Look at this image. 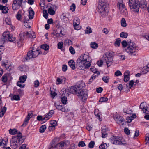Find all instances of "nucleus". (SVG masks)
I'll list each match as a JSON object with an SVG mask.
<instances>
[{
	"mask_svg": "<svg viewBox=\"0 0 149 149\" xmlns=\"http://www.w3.org/2000/svg\"><path fill=\"white\" fill-rule=\"evenodd\" d=\"M66 143L64 142H61L56 145L54 147L52 146L51 149H63V148Z\"/></svg>",
	"mask_w": 149,
	"mask_h": 149,
	"instance_id": "19",
	"label": "nucleus"
},
{
	"mask_svg": "<svg viewBox=\"0 0 149 149\" xmlns=\"http://www.w3.org/2000/svg\"><path fill=\"white\" fill-rule=\"evenodd\" d=\"M26 144H23L19 148V149H28V147H26Z\"/></svg>",
	"mask_w": 149,
	"mask_h": 149,
	"instance_id": "64",
	"label": "nucleus"
},
{
	"mask_svg": "<svg viewBox=\"0 0 149 149\" xmlns=\"http://www.w3.org/2000/svg\"><path fill=\"white\" fill-rule=\"evenodd\" d=\"M42 54V52L38 49L32 48L31 51H29L27 54V56L26 58V60H29L31 58H35L39 54Z\"/></svg>",
	"mask_w": 149,
	"mask_h": 149,
	"instance_id": "6",
	"label": "nucleus"
},
{
	"mask_svg": "<svg viewBox=\"0 0 149 149\" xmlns=\"http://www.w3.org/2000/svg\"><path fill=\"white\" fill-rule=\"evenodd\" d=\"M29 17L30 19H32L33 18L34 15V12L31 7L29 8Z\"/></svg>",
	"mask_w": 149,
	"mask_h": 149,
	"instance_id": "26",
	"label": "nucleus"
},
{
	"mask_svg": "<svg viewBox=\"0 0 149 149\" xmlns=\"http://www.w3.org/2000/svg\"><path fill=\"white\" fill-rule=\"evenodd\" d=\"M64 43L68 45H72V42L70 40L68 39L65 40Z\"/></svg>",
	"mask_w": 149,
	"mask_h": 149,
	"instance_id": "50",
	"label": "nucleus"
},
{
	"mask_svg": "<svg viewBox=\"0 0 149 149\" xmlns=\"http://www.w3.org/2000/svg\"><path fill=\"white\" fill-rule=\"evenodd\" d=\"M69 51L72 54H75V52L74 49L72 46H70L69 47Z\"/></svg>",
	"mask_w": 149,
	"mask_h": 149,
	"instance_id": "54",
	"label": "nucleus"
},
{
	"mask_svg": "<svg viewBox=\"0 0 149 149\" xmlns=\"http://www.w3.org/2000/svg\"><path fill=\"white\" fill-rule=\"evenodd\" d=\"M7 74H5L2 77V81L4 82H6L7 81Z\"/></svg>",
	"mask_w": 149,
	"mask_h": 149,
	"instance_id": "49",
	"label": "nucleus"
},
{
	"mask_svg": "<svg viewBox=\"0 0 149 149\" xmlns=\"http://www.w3.org/2000/svg\"><path fill=\"white\" fill-rule=\"evenodd\" d=\"M121 40L120 38H118L116 39V40L114 43V45L116 47H119L120 46Z\"/></svg>",
	"mask_w": 149,
	"mask_h": 149,
	"instance_id": "38",
	"label": "nucleus"
},
{
	"mask_svg": "<svg viewBox=\"0 0 149 149\" xmlns=\"http://www.w3.org/2000/svg\"><path fill=\"white\" fill-rule=\"evenodd\" d=\"M0 10H2L3 13L6 14L8 12V8L6 6L0 5Z\"/></svg>",
	"mask_w": 149,
	"mask_h": 149,
	"instance_id": "31",
	"label": "nucleus"
},
{
	"mask_svg": "<svg viewBox=\"0 0 149 149\" xmlns=\"http://www.w3.org/2000/svg\"><path fill=\"white\" fill-rule=\"evenodd\" d=\"M34 86L35 87L37 88L39 85V83L38 80H36L34 82Z\"/></svg>",
	"mask_w": 149,
	"mask_h": 149,
	"instance_id": "62",
	"label": "nucleus"
},
{
	"mask_svg": "<svg viewBox=\"0 0 149 149\" xmlns=\"http://www.w3.org/2000/svg\"><path fill=\"white\" fill-rule=\"evenodd\" d=\"M75 8L76 6L75 4L74 3H72L70 6V9L71 10L72 12H74L75 10Z\"/></svg>",
	"mask_w": 149,
	"mask_h": 149,
	"instance_id": "53",
	"label": "nucleus"
},
{
	"mask_svg": "<svg viewBox=\"0 0 149 149\" xmlns=\"http://www.w3.org/2000/svg\"><path fill=\"white\" fill-rule=\"evenodd\" d=\"M65 78L64 77H60L58 78L56 80V84H61L63 81H65Z\"/></svg>",
	"mask_w": 149,
	"mask_h": 149,
	"instance_id": "28",
	"label": "nucleus"
},
{
	"mask_svg": "<svg viewBox=\"0 0 149 149\" xmlns=\"http://www.w3.org/2000/svg\"><path fill=\"white\" fill-rule=\"evenodd\" d=\"M11 99L12 100H15L16 101H19L20 100V97L18 95H13L12 97H11Z\"/></svg>",
	"mask_w": 149,
	"mask_h": 149,
	"instance_id": "39",
	"label": "nucleus"
},
{
	"mask_svg": "<svg viewBox=\"0 0 149 149\" xmlns=\"http://www.w3.org/2000/svg\"><path fill=\"white\" fill-rule=\"evenodd\" d=\"M125 50L129 55L135 56L136 55L138 49L135 44L132 42H129L127 47H125Z\"/></svg>",
	"mask_w": 149,
	"mask_h": 149,
	"instance_id": "3",
	"label": "nucleus"
},
{
	"mask_svg": "<svg viewBox=\"0 0 149 149\" xmlns=\"http://www.w3.org/2000/svg\"><path fill=\"white\" fill-rule=\"evenodd\" d=\"M111 142L112 143L115 144H120V142L119 140L118 137L113 136L111 139Z\"/></svg>",
	"mask_w": 149,
	"mask_h": 149,
	"instance_id": "23",
	"label": "nucleus"
},
{
	"mask_svg": "<svg viewBox=\"0 0 149 149\" xmlns=\"http://www.w3.org/2000/svg\"><path fill=\"white\" fill-rule=\"evenodd\" d=\"M98 9L100 12L104 13L108 10V5L107 0H99Z\"/></svg>",
	"mask_w": 149,
	"mask_h": 149,
	"instance_id": "7",
	"label": "nucleus"
},
{
	"mask_svg": "<svg viewBox=\"0 0 149 149\" xmlns=\"http://www.w3.org/2000/svg\"><path fill=\"white\" fill-rule=\"evenodd\" d=\"M92 32V30L91 28L89 27H86L85 31V33L86 34H89L91 33Z\"/></svg>",
	"mask_w": 149,
	"mask_h": 149,
	"instance_id": "43",
	"label": "nucleus"
},
{
	"mask_svg": "<svg viewBox=\"0 0 149 149\" xmlns=\"http://www.w3.org/2000/svg\"><path fill=\"white\" fill-rule=\"evenodd\" d=\"M108 98L107 97H102L100 100L99 102H105L108 100Z\"/></svg>",
	"mask_w": 149,
	"mask_h": 149,
	"instance_id": "52",
	"label": "nucleus"
},
{
	"mask_svg": "<svg viewBox=\"0 0 149 149\" xmlns=\"http://www.w3.org/2000/svg\"><path fill=\"white\" fill-rule=\"evenodd\" d=\"M1 99V97L0 95V108H1V111L0 112V117H2L3 116L7 110V108L6 107H4L3 108L2 107V102Z\"/></svg>",
	"mask_w": 149,
	"mask_h": 149,
	"instance_id": "18",
	"label": "nucleus"
},
{
	"mask_svg": "<svg viewBox=\"0 0 149 149\" xmlns=\"http://www.w3.org/2000/svg\"><path fill=\"white\" fill-rule=\"evenodd\" d=\"M36 37V36L34 32H32L31 33H30L28 32V38H35Z\"/></svg>",
	"mask_w": 149,
	"mask_h": 149,
	"instance_id": "35",
	"label": "nucleus"
},
{
	"mask_svg": "<svg viewBox=\"0 0 149 149\" xmlns=\"http://www.w3.org/2000/svg\"><path fill=\"white\" fill-rule=\"evenodd\" d=\"M19 36L20 38L24 40V39L28 38V32L26 31L21 33L20 34Z\"/></svg>",
	"mask_w": 149,
	"mask_h": 149,
	"instance_id": "29",
	"label": "nucleus"
},
{
	"mask_svg": "<svg viewBox=\"0 0 149 149\" xmlns=\"http://www.w3.org/2000/svg\"><path fill=\"white\" fill-rule=\"evenodd\" d=\"M5 21L6 24L10 25L11 24L10 19L9 18H5Z\"/></svg>",
	"mask_w": 149,
	"mask_h": 149,
	"instance_id": "57",
	"label": "nucleus"
},
{
	"mask_svg": "<svg viewBox=\"0 0 149 149\" xmlns=\"http://www.w3.org/2000/svg\"><path fill=\"white\" fill-rule=\"evenodd\" d=\"M24 141V140L21 138L17 136H14L11 139L10 145L13 148L16 149L22 144Z\"/></svg>",
	"mask_w": 149,
	"mask_h": 149,
	"instance_id": "4",
	"label": "nucleus"
},
{
	"mask_svg": "<svg viewBox=\"0 0 149 149\" xmlns=\"http://www.w3.org/2000/svg\"><path fill=\"white\" fill-rule=\"evenodd\" d=\"M8 139L7 138L3 139L0 138V146L3 148H5L7 146Z\"/></svg>",
	"mask_w": 149,
	"mask_h": 149,
	"instance_id": "20",
	"label": "nucleus"
},
{
	"mask_svg": "<svg viewBox=\"0 0 149 149\" xmlns=\"http://www.w3.org/2000/svg\"><path fill=\"white\" fill-rule=\"evenodd\" d=\"M128 4L131 10L134 12H139L140 3L138 0H129Z\"/></svg>",
	"mask_w": 149,
	"mask_h": 149,
	"instance_id": "5",
	"label": "nucleus"
},
{
	"mask_svg": "<svg viewBox=\"0 0 149 149\" xmlns=\"http://www.w3.org/2000/svg\"><path fill=\"white\" fill-rule=\"evenodd\" d=\"M22 11L19 10L18 11L17 14L16 15V18L19 21H21L22 19Z\"/></svg>",
	"mask_w": 149,
	"mask_h": 149,
	"instance_id": "33",
	"label": "nucleus"
},
{
	"mask_svg": "<svg viewBox=\"0 0 149 149\" xmlns=\"http://www.w3.org/2000/svg\"><path fill=\"white\" fill-rule=\"evenodd\" d=\"M51 118L50 115H49L47 113L44 115V117L43 118V120H44L45 121H47Z\"/></svg>",
	"mask_w": 149,
	"mask_h": 149,
	"instance_id": "51",
	"label": "nucleus"
},
{
	"mask_svg": "<svg viewBox=\"0 0 149 149\" xmlns=\"http://www.w3.org/2000/svg\"><path fill=\"white\" fill-rule=\"evenodd\" d=\"M33 114L32 112L30 111L28 112V115L25 118L23 124L22 125V126L25 127L27 125L29 120L32 117Z\"/></svg>",
	"mask_w": 149,
	"mask_h": 149,
	"instance_id": "16",
	"label": "nucleus"
},
{
	"mask_svg": "<svg viewBox=\"0 0 149 149\" xmlns=\"http://www.w3.org/2000/svg\"><path fill=\"white\" fill-rule=\"evenodd\" d=\"M114 118L116 122L118 124H120L124 121L123 117L121 116H119L118 115L116 114L114 116Z\"/></svg>",
	"mask_w": 149,
	"mask_h": 149,
	"instance_id": "21",
	"label": "nucleus"
},
{
	"mask_svg": "<svg viewBox=\"0 0 149 149\" xmlns=\"http://www.w3.org/2000/svg\"><path fill=\"white\" fill-rule=\"evenodd\" d=\"M43 13L44 17L46 19H47L48 17V14L47 10H43Z\"/></svg>",
	"mask_w": 149,
	"mask_h": 149,
	"instance_id": "56",
	"label": "nucleus"
},
{
	"mask_svg": "<svg viewBox=\"0 0 149 149\" xmlns=\"http://www.w3.org/2000/svg\"><path fill=\"white\" fill-rule=\"evenodd\" d=\"M109 78V77L108 76H104L102 78V80L104 82L108 83Z\"/></svg>",
	"mask_w": 149,
	"mask_h": 149,
	"instance_id": "48",
	"label": "nucleus"
},
{
	"mask_svg": "<svg viewBox=\"0 0 149 149\" xmlns=\"http://www.w3.org/2000/svg\"><path fill=\"white\" fill-rule=\"evenodd\" d=\"M63 43L62 42H60L58 43L57 45H58V48L60 49H61L62 48L63 46Z\"/></svg>",
	"mask_w": 149,
	"mask_h": 149,
	"instance_id": "63",
	"label": "nucleus"
},
{
	"mask_svg": "<svg viewBox=\"0 0 149 149\" xmlns=\"http://www.w3.org/2000/svg\"><path fill=\"white\" fill-rule=\"evenodd\" d=\"M90 46L93 49H96L98 47V45L95 42H93L91 43Z\"/></svg>",
	"mask_w": 149,
	"mask_h": 149,
	"instance_id": "34",
	"label": "nucleus"
},
{
	"mask_svg": "<svg viewBox=\"0 0 149 149\" xmlns=\"http://www.w3.org/2000/svg\"><path fill=\"white\" fill-rule=\"evenodd\" d=\"M12 63L10 61H7L4 63V65L8 70H9L12 68Z\"/></svg>",
	"mask_w": 149,
	"mask_h": 149,
	"instance_id": "24",
	"label": "nucleus"
},
{
	"mask_svg": "<svg viewBox=\"0 0 149 149\" xmlns=\"http://www.w3.org/2000/svg\"><path fill=\"white\" fill-rule=\"evenodd\" d=\"M23 40H22V39L20 38L17 41V43L19 46L20 47L23 45Z\"/></svg>",
	"mask_w": 149,
	"mask_h": 149,
	"instance_id": "45",
	"label": "nucleus"
},
{
	"mask_svg": "<svg viewBox=\"0 0 149 149\" xmlns=\"http://www.w3.org/2000/svg\"><path fill=\"white\" fill-rule=\"evenodd\" d=\"M107 146L106 143H102L100 146L99 148L100 149H106Z\"/></svg>",
	"mask_w": 149,
	"mask_h": 149,
	"instance_id": "47",
	"label": "nucleus"
},
{
	"mask_svg": "<svg viewBox=\"0 0 149 149\" xmlns=\"http://www.w3.org/2000/svg\"><path fill=\"white\" fill-rule=\"evenodd\" d=\"M88 92L85 89L81 90L80 89V91L77 94L78 98L82 102L85 101L87 97Z\"/></svg>",
	"mask_w": 149,
	"mask_h": 149,
	"instance_id": "9",
	"label": "nucleus"
},
{
	"mask_svg": "<svg viewBox=\"0 0 149 149\" xmlns=\"http://www.w3.org/2000/svg\"><path fill=\"white\" fill-rule=\"evenodd\" d=\"M94 142L93 141H91L88 144V147L90 148H92L94 147Z\"/></svg>",
	"mask_w": 149,
	"mask_h": 149,
	"instance_id": "61",
	"label": "nucleus"
},
{
	"mask_svg": "<svg viewBox=\"0 0 149 149\" xmlns=\"http://www.w3.org/2000/svg\"><path fill=\"white\" fill-rule=\"evenodd\" d=\"M19 69L21 71L26 72L28 70V67L26 65H22L19 67Z\"/></svg>",
	"mask_w": 149,
	"mask_h": 149,
	"instance_id": "32",
	"label": "nucleus"
},
{
	"mask_svg": "<svg viewBox=\"0 0 149 149\" xmlns=\"http://www.w3.org/2000/svg\"><path fill=\"white\" fill-rule=\"evenodd\" d=\"M120 36L121 37L126 38L128 36V34L126 33L122 32L120 33Z\"/></svg>",
	"mask_w": 149,
	"mask_h": 149,
	"instance_id": "44",
	"label": "nucleus"
},
{
	"mask_svg": "<svg viewBox=\"0 0 149 149\" xmlns=\"http://www.w3.org/2000/svg\"><path fill=\"white\" fill-rule=\"evenodd\" d=\"M121 24L123 27H126L127 26L126 20L125 18H122L121 21Z\"/></svg>",
	"mask_w": 149,
	"mask_h": 149,
	"instance_id": "41",
	"label": "nucleus"
},
{
	"mask_svg": "<svg viewBox=\"0 0 149 149\" xmlns=\"http://www.w3.org/2000/svg\"><path fill=\"white\" fill-rule=\"evenodd\" d=\"M80 21L79 19L77 17L75 18L73 21V25L76 30L79 29L81 27L79 26Z\"/></svg>",
	"mask_w": 149,
	"mask_h": 149,
	"instance_id": "17",
	"label": "nucleus"
},
{
	"mask_svg": "<svg viewBox=\"0 0 149 149\" xmlns=\"http://www.w3.org/2000/svg\"><path fill=\"white\" fill-rule=\"evenodd\" d=\"M103 61L101 58V59L99 60L97 62V64L100 67H101L102 66L103 64Z\"/></svg>",
	"mask_w": 149,
	"mask_h": 149,
	"instance_id": "58",
	"label": "nucleus"
},
{
	"mask_svg": "<svg viewBox=\"0 0 149 149\" xmlns=\"http://www.w3.org/2000/svg\"><path fill=\"white\" fill-rule=\"evenodd\" d=\"M3 36L4 40H8L10 42L14 41L15 39L14 37L10 34V32L8 31H6L3 33Z\"/></svg>",
	"mask_w": 149,
	"mask_h": 149,
	"instance_id": "10",
	"label": "nucleus"
},
{
	"mask_svg": "<svg viewBox=\"0 0 149 149\" xmlns=\"http://www.w3.org/2000/svg\"><path fill=\"white\" fill-rule=\"evenodd\" d=\"M68 63L69 66L72 69L74 70L75 69V63L73 60H70L68 61Z\"/></svg>",
	"mask_w": 149,
	"mask_h": 149,
	"instance_id": "30",
	"label": "nucleus"
},
{
	"mask_svg": "<svg viewBox=\"0 0 149 149\" xmlns=\"http://www.w3.org/2000/svg\"><path fill=\"white\" fill-rule=\"evenodd\" d=\"M135 83L133 80H132L130 81L127 84L126 88L127 90L130 91L132 87H133V85H134Z\"/></svg>",
	"mask_w": 149,
	"mask_h": 149,
	"instance_id": "25",
	"label": "nucleus"
},
{
	"mask_svg": "<svg viewBox=\"0 0 149 149\" xmlns=\"http://www.w3.org/2000/svg\"><path fill=\"white\" fill-rule=\"evenodd\" d=\"M122 75V73L119 70H117L115 72L114 75L116 76H121Z\"/></svg>",
	"mask_w": 149,
	"mask_h": 149,
	"instance_id": "55",
	"label": "nucleus"
},
{
	"mask_svg": "<svg viewBox=\"0 0 149 149\" xmlns=\"http://www.w3.org/2000/svg\"><path fill=\"white\" fill-rule=\"evenodd\" d=\"M91 59L88 53H86L78 58L77 60L76 65L80 69L88 68L91 65Z\"/></svg>",
	"mask_w": 149,
	"mask_h": 149,
	"instance_id": "1",
	"label": "nucleus"
},
{
	"mask_svg": "<svg viewBox=\"0 0 149 149\" xmlns=\"http://www.w3.org/2000/svg\"><path fill=\"white\" fill-rule=\"evenodd\" d=\"M91 70L92 72L95 73H96L97 74V76L100 74V72L99 71H97L96 68L94 67H91L90 69Z\"/></svg>",
	"mask_w": 149,
	"mask_h": 149,
	"instance_id": "37",
	"label": "nucleus"
},
{
	"mask_svg": "<svg viewBox=\"0 0 149 149\" xmlns=\"http://www.w3.org/2000/svg\"><path fill=\"white\" fill-rule=\"evenodd\" d=\"M22 0H14L12 5L13 10H17L20 7L22 3Z\"/></svg>",
	"mask_w": 149,
	"mask_h": 149,
	"instance_id": "12",
	"label": "nucleus"
},
{
	"mask_svg": "<svg viewBox=\"0 0 149 149\" xmlns=\"http://www.w3.org/2000/svg\"><path fill=\"white\" fill-rule=\"evenodd\" d=\"M9 132L11 134L14 135L16 134L17 132V130L15 129H10L9 130Z\"/></svg>",
	"mask_w": 149,
	"mask_h": 149,
	"instance_id": "42",
	"label": "nucleus"
},
{
	"mask_svg": "<svg viewBox=\"0 0 149 149\" xmlns=\"http://www.w3.org/2000/svg\"><path fill=\"white\" fill-rule=\"evenodd\" d=\"M124 132L127 135H129L130 134V130L127 128H125L124 129Z\"/></svg>",
	"mask_w": 149,
	"mask_h": 149,
	"instance_id": "60",
	"label": "nucleus"
},
{
	"mask_svg": "<svg viewBox=\"0 0 149 149\" xmlns=\"http://www.w3.org/2000/svg\"><path fill=\"white\" fill-rule=\"evenodd\" d=\"M114 53L113 52H108L104 54L101 58L103 62L105 63L107 67L110 66L114 56Z\"/></svg>",
	"mask_w": 149,
	"mask_h": 149,
	"instance_id": "2",
	"label": "nucleus"
},
{
	"mask_svg": "<svg viewBox=\"0 0 149 149\" xmlns=\"http://www.w3.org/2000/svg\"><path fill=\"white\" fill-rule=\"evenodd\" d=\"M27 78V76L26 75L20 76L19 78V81L17 83V85L20 88H24L25 86V85L24 84H22V83L25 82Z\"/></svg>",
	"mask_w": 149,
	"mask_h": 149,
	"instance_id": "11",
	"label": "nucleus"
},
{
	"mask_svg": "<svg viewBox=\"0 0 149 149\" xmlns=\"http://www.w3.org/2000/svg\"><path fill=\"white\" fill-rule=\"evenodd\" d=\"M122 44L123 47L125 48V47H127V46L128 45L127 44V42L126 41H123L122 42Z\"/></svg>",
	"mask_w": 149,
	"mask_h": 149,
	"instance_id": "59",
	"label": "nucleus"
},
{
	"mask_svg": "<svg viewBox=\"0 0 149 149\" xmlns=\"http://www.w3.org/2000/svg\"><path fill=\"white\" fill-rule=\"evenodd\" d=\"M46 128V126L45 125H42L40 128L39 132L41 133H43Z\"/></svg>",
	"mask_w": 149,
	"mask_h": 149,
	"instance_id": "36",
	"label": "nucleus"
},
{
	"mask_svg": "<svg viewBox=\"0 0 149 149\" xmlns=\"http://www.w3.org/2000/svg\"><path fill=\"white\" fill-rule=\"evenodd\" d=\"M50 125L49 127V131L54 130L55 127L57 125V122L55 120H52L50 122Z\"/></svg>",
	"mask_w": 149,
	"mask_h": 149,
	"instance_id": "22",
	"label": "nucleus"
},
{
	"mask_svg": "<svg viewBox=\"0 0 149 149\" xmlns=\"http://www.w3.org/2000/svg\"><path fill=\"white\" fill-rule=\"evenodd\" d=\"M67 101V98L65 97H63L61 98V102L62 103L64 104H66Z\"/></svg>",
	"mask_w": 149,
	"mask_h": 149,
	"instance_id": "46",
	"label": "nucleus"
},
{
	"mask_svg": "<svg viewBox=\"0 0 149 149\" xmlns=\"http://www.w3.org/2000/svg\"><path fill=\"white\" fill-rule=\"evenodd\" d=\"M140 109L144 113L149 112V105L145 102H142L140 105Z\"/></svg>",
	"mask_w": 149,
	"mask_h": 149,
	"instance_id": "14",
	"label": "nucleus"
},
{
	"mask_svg": "<svg viewBox=\"0 0 149 149\" xmlns=\"http://www.w3.org/2000/svg\"><path fill=\"white\" fill-rule=\"evenodd\" d=\"M140 3V7L142 8H146L147 7V3L146 0H141Z\"/></svg>",
	"mask_w": 149,
	"mask_h": 149,
	"instance_id": "27",
	"label": "nucleus"
},
{
	"mask_svg": "<svg viewBox=\"0 0 149 149\" xmlns=\"http://www.w3.org/2000/svg\"><path fill=\"white\" fill-rule=\"evenodd\" d=\"M68 90L70 93L77 95L79 91H80V86H73L70 87Z\"/></svg>",
	"mask_w": 149,
	"mask_h": 149,
	"instance_id": "13",
	"label": "nucleus"
},
{
	"mask_svg": "<svg viewBox=\"0 0 149 149\" xmlns=\"http://www.w3.org/2000/svg\"><path fill=\"white\" fill-rule=\"evenodd\" d=\"M57 8L58 6L55 5L50 6L48 10V13L51 15H55L56 13V11Z\"/></svg>",
	"mask_w": 149,
	"mask_h": 149,
	"instance_id": "15",
	"label": "nucleus"
},
{
	"mask_svg": "<svg viewBox=\"0 0 149 149\" xmlns=\"http://www.w3.org/2000/svg\"><path fill=\"white\" fill-rule=\"evenodd\" d=\"M117 6L122 14L124 15H126L127 14V10L123 3V0H118Z\"/></svg>",
	"mask_w": 149,
	"mask_h": 149,
	"instance_id": "8",
	"label": "nucleus"
},
{
	"mask_svg": "<svg viewBox=\"0 0 149 149\" xmlns=\"http://www.w3.org/2000/svg\"><path fill=\"white\" fill-rule=\"evenodd\" d=\"M41 48L45 51H47L49 50V46L47 44H43L41 46Z\"/></svg>",
	"mask_w": 149,
	"mask_h": 149,
	"instance_id": "40",
	"label": "nucleus"
}]
</instances>
